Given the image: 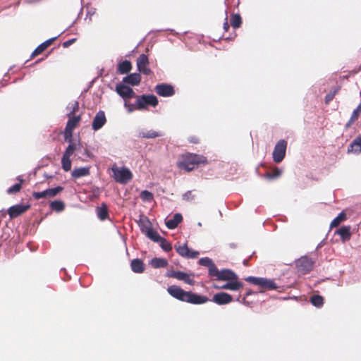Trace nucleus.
Returning a JSON list of instances; mask_svg holds the SVG:
<instances>
[{
    "mask_svg": "<svg viewBox=\"0 0 361 361\" xmlns=\"http://www.w3.org/2000/svg\"><path fill=\"white\" fill-rule=\"evenodd\" d=\"M167 291L173 298L193 305H202L209 301V298L205 295H198L192 291H185L175 285L169 286Z\"/></svg>",
    "mask_w": 361,
    "mask_h": 361,
    "instance_id": "nucleus-1",
    "label": "nucleus"
},
{
    "mask_svg": "<svg viewBox=\"0 0 361 361\" xmlns=\"http://www.w3.org/2000/svg\"><path fill=\"white\" fill-rule=\"evenodd\" d=\"M207 162V158L202 155L186 153L181 155L180 160L177 162V166L179 169L190 171L199 164H205Z\"/></svg>",
    "mask_w": 361,
    "mask_h": 361,
    "instance_id": "nucleus-2",
    "label": "nucleus"
},
{
    "mask_svg": "<svg viewBox=\"0 0 361 361\" xmlns=\"http://www.w3.org/2000/svg\"><path fill=\"white\" fill-rule=\"evenodd\" d=\"M137 109L140 111L145 110L149 106L155 107L158 105L159 101L154 94L137 95Z\"/></svg>",
    "mask_w": 361,
    "mask_h": 361,
    "instance_id": "nucleus-3",
    "label": "nucleus"
},
{
    "mask_svg": "<svg viewBox=\"0 0 361 361\" xmlns=\"http://www.w3.org/2000/svg\"><path fill=\"white\" fill-rule=\"evenodd\" d=\"M113 177L118 183L126 184L133 178L131 171L125 167L118 168L116 164L112 166Z\"/></svg>",
    "mask_w": 361,
    "mask_h": 361,
    "instance_id": "nucleus-4",
    "label": "nucleus"
},
{
    "mask_svg": "<svg viewBox=\"0 0 361 361\" xmlns=\"http://www.w3.org/2000/svg\"><path fill=\"white\" fill-rule=\"evenodd\" d=\"M246 281L258 286L264 290H275L277 288V285L274 280L268 279L262 277L248 276L245 279Z\"/></svg>",
    "mask_w": 361,
    "mask_h": 361,
    "instance_id": "nucleus-5",
    "label": "nucleus"
},
{
    "mask_svg": "<svg viewBox=\"0 0 361 361\" xmlns=\"http://www.w3.org/2000/svg\"><path fill=\"white\" fill-rule=\"evenodd\" d=\"M314 262L307 256L301 257L295 262L298 271L302 274H306L312 270Z\"/></svg>",
    "mask_w": 361,
    "mask_h": 361,
    "instance_id": "nucleus-6",
    "label": "nucleus"
},
{
    "mask_svg": "<svg viewBox=\"0 0 361 361\" xmlns=\"http://www.w3.org/2000/svg\"><path fill=\"white\" fill-rule=\"evenodd\" d=\"M287 142L285 140H280L274 147L273 151V160L276 163L283 161L286 155Z\"/></svg>",
    "mask_w": 361,
    "mask_h": 361,
    "instance_id": "nucleus-7",
    "label": "nucleus"
},
{
    "mask_svg": "<svg viewBox=\"0 0 361 361\" xmlns=\"http://www.w3.org/2000/svg\"><path fill=\"white\" fill-rule=\"evenodd\" d=\"M177 253L183 257L188 259H196L199 256L197 251L190 250L186 243L180 245H175Z\"/></svg>",
    "mask_w": 361,
    "mask_h": 361,
    "instance_id": "nucleus-8",
    "label": "nucleus"
},
{
    "mask_svg": "<svg viewBox=\"0 0 361 361\" xmlns=\"http://www.w3.org/2000/svg\"><path fill=\"white\" fill-rule=\"evenodd\" d=\"M154 90L158 95L164 97H171L175 94L174 87L171 85L167 83L157 85L154 87Z\"/></svg>",
    "mask_w": 361,
    "mask_h": 361,
    "instance_id": "nucleus-9",
    "label": "nucleus"
},
{
    "mask_svg": "<svg viewBox=\"0 0 361 361\" xmlns=\"http://www.w3.org/2000/svg\"><path fill=\"white\" fill-rule=\"evenodd\" d=\"M116 91L118 94L125 100V102L137 96L131 87L121 83L116 85Z\"/></svg>",
    "mask_w": 361,
    "mask_h": 361,
    "instance_id": "nucleus-10",
    "label": "nucleus"
},
{
    "mask_svg": "<svg viewBox=\"0 0 361 361\" xmlns=\"http://www.w3.org/2000/svg\"><path fill=\"white\" fill-rule=\"evenodd\" d=\"M149 59L147 55L142 54L137 59V67L138 71L146 75H149L152 73V71L148 68Z\"/></svg>",
    "mask_w": 361,
    "mask_h": 361,
    "instance_id": "nucleus-11",
    "label": "nucleus"
},
{
    "mask_svg": "<svg viewBox=\"0 0 361 361\" xmlns=\"http://www.w3.org/2000/svg\"><path fill=\"white\" fill-rule=\"evenodd\" d=\"M30 208V204H16L8 209V214L11 219H14L24 214Z\"/></svg>",
    "mask_w": 361,
    "mask_h": 361,
    "instance_id": "nucleus-12",
    "label": "nucleus"
},
{
    "mask_svg": "<svg viewBox=\"0 0 361 361\" xmlns=\"http://www.w3.org/2000/svg\"><path fill=\"white\" fill-rule=\"evenodd\" d=\"M212 301L219 305H224L231 302L233 301V297L227 293L220 292L213 295Z\"/></svg>",
    "mask_w": 361,
    "mask_h": 361,
    "instance_id": "nucleus-13",
    "label": "nucleus"
},
{
    "mask_svg": "<svg viewBox=\"0 0 361 361\" xmlns=\"http://www.w3.org/2000/svg\"><path fill=\"white\" fill-rule=\"evenodd\" d=\"M166 276L170 278L176 279L183 281L189 285H193L195 281L190 279V275L187 273L180 271H171L167 273Z\"/></svg>",
    "mask_w": 361,
    "mask_h": 361,
    "instance_id": "nucleus-14",
    "label": "nucleus"
},
{
    "mask_svg": "<svg viewBox=\"0 0 361 361\" xmlns=\"http://www.w3.org/2000/svg\"><path fill=\"white\" fill-rule=\"evenodd\" d=\"M106 122V118L103 111H99L92 121V127L94 130H98L103 127Z\"/></svg>",
    "mask_w": 361,
    "mask_h": 361,
    "instance_id": "nucleus-15",
    "label": "nucleus"
},
{
    "mask_svg": "<svg viewBox=\"0 0 361 361\" xmlns=\"http://www.w3.org/2000/svg\"><path fill=\"white\" fill-rule=\"evenodd\" d=\"M226 283L224 284L221 286H216V288L219 289H225V290H238L243 287V283L239 281L238 279H235L233 281H228Z\"/></svg>",
    "mask_w": 361,
    "mask_h": 361,
    "instance_id": "nucleus-16",
    "label": "nucleus"
},
{
    "mask_svg": "<svg viewBox=\"0 0 361 361\" xmlns=\"http://www.w3.org/2000/svg\"><path fill=\"white\" fill-rule=\"evenodd\" d=\"M238 279L235 273L230 269H222L219 271L217 280L221 281H233Z\"/></svg>",
    "mask_w": 361,
    "mask_h": 361,
    "instance_id": "nucleus-17",
    "label": "nucleus"
},
{
    "mask_svg": "<svg viewBox=\"0 0 361 361\" xmlns=\"http://www.w3.org/2000/svg\"><path fill=\"white\" fill-rule=\"evenodd\" d=\"M141 81V75L140 73H131L123 78V82L132 86L138 85Z\"/></svg>",
    "mask_w": 361,
    "mask_h": 361,
    "instance_id": "nucleus-18",
    "label": "nucleus"
},
{
    "mask_svg": "<svg viewBox=\"0 0 361 361\" xmlns=\"http://www.w3.org/2000/svg\"><path fill=\"white\" fill-rule=\"evenodd\" d=\"M90 174V166L75 168L71 172V176L75 179L80 178L84 176H87Z\"/></svg>",
    "mask_w": 361,
    "mask_h": 361,
    "instance_id": "nucleus-19",
    "label": "nucleus"
},
{
    "mask_svg": "<svg viewBox=\"0 0 361 361\" xmlns=\"http://www.w3.org/2000/svg\"><path fill=\"white\" fill-rule=\"evenodd\" d=\"M130 267L133 272L137 274L143 273L145 269V265L140 259H134L130 262Z\"/></svg>",
    "mask_w": 361,
    "mask_h": 361,
    "instance_id": "nucleus-20",
    "label": "nucleus"
},
{
    "mask_svg": "<svg viewBox=\"0 0 361 361\" xmlns=\"http://www.w3.org/2000/svg\"><path fill=\"white\" fill-rule=\"evenodd\" d=\"M283 173V171L278 167H273L270 171L264 174V177L269 180H275L279 178Z\"/></svg>",
    "mask_w": 361,
    "mask_h": 361,
    "instance_id": "nucleus-21",
    "label": "nucleus"
},
{
    "mask_svg": "<svg viewBox=\"0 0 361 361\" xmlns=\"http://www.w3.org/2000/svg\"><path fill=\"white\" fill-rule=\"evenodd\" d=\"M183 221V216L180 214H176L172 219L166 221V226L169 229L176 228L178 225Z\"/></svg>",
    "mask_w": 361,
    "mask_h": 361,
    "instance_id": "nucleus-22",
    "label": "nucleus"
},
{
    "mask_svg": "<svg viewBox=\"0 0 361 361\" xmlns=\"http://www.w3.org/2000/svg\"><path fill=\"white\" fill-rule=\"evenodd\" d=\"M69 119L67 121L66 126L65 128V130L72 131L73 129L77 127V126L79 124L81 116H68Z\"/></svg>",
    "mask_w": 361,
    "mask_h": 361,
    "instance_id": "nucleus-23",
    "label": "nucleus"
},
{
    "mask_svg": "<svg viewBox=\"0 0 361 361\" xmlns=\"http://www.w3.org/2000/svg\"><path fill=\"white\" fill-rule=\"evenodd\" d=\"M361 114V103L357 106V108L353 111L349 121L346 123L345 128L348 129L350 126L358 119Z\"/></svg>",
    "mask_w": 361,
    "mask_h": 361,
    "instance_id": "nucleus-24",
    "label": "nucleus"
},
{
    "mask_svg": "<svg viewBox=\"0 0 361 361\" xmlns=\"http://www.w3.org/2000/svg\"><path fill=\"white\" fill-rule=\"evenodd\" d=\"M348 152L360 153L361 152V135L357 136L349 145Z\"/></svg>",
    "mask_w": 361,
    "mask_h": 361,
    "instance_id": "nucleus-25",
    "label": "nucleus"
},
{
    "mask_svg": "<svg viewBox=\"0 0 361 361\" xmlns=\"http://www.w3.org/2000/svg\"><path fill=\"white\" fill-rule=\"evenodd\" d=\"M98 218L102 220H106L109 218L108 207L105 203H102L101 206L97 208Z\"/></svg>",
    "mask_w": 361,
    "mask_h": 361,
    "instance_id": "nucleus-26",
    "label": "nucleus"
},
{
    "mask_svg": "<svg viewBox=\"0 0 361 361\" xmlns=\"http://www.w3.org/2000/svg\"><path fill=\"white\" fill-rule=\"evenodd\" d=\"M132 69V64L130 61L125 60L118 65L117 71L120 74H126Z\"/></svg>",
    "mask_w": 361,
    "mask_h": 361,
    "instance_id": "nucleus-27",
    "label": "nucleus"
},
{
    "mask_svg": "<svg viewBox=\"0 0 361 361\" xmlns=\"http://www.w3.org/2000/svg\"><path fill=\"white\" fill-rule=\"evenodd\" d=\"M150 264L152 267L156 269L164 268L167 267L168 261L164 258L154 257L151 260Z\"/></svg>",
    "mask_w": 361,
    "mask_h": 361,
    "instance_id": "nucleus-28",
    "label": "nucleus"
},
{
    "mask_svg": "<svg viewBox=\"0 0 361 361\" xmlns=\"http://www.w3.org/2000/svg\"><path fill=\"white\" fill-rule=\"evenodd\" d=\"M230 21L234 29L239 28L242 25V18L239 13L231 14Z\"/></svg>",
    "mask_w": 361,
    "mask_h": 361,
    "instance_id": "nucleus-29",
    "label": "nucleus"
},
{
    "mask_svg": "<svg viewBox=\"0 0 361 361\" xmlns=\"http://www.w3.org/2000/svg\"><path fill=\"white\" fill-rule=\"evenodd\" d=\"M162 136V134L159 132H156L154 130H149L147 132H140L139 137L142 138H155L158 137Z\"/></svg>",
    "mask_w": 361,
    "mask_h": 361,
    "instance_id": "nucleus-30",
    "label": "nucleus"
},
{
    "mask_svg": "<svg viewBox=\"0 0 361 361\" xmlns=\"http://www.w3.org/2000/svg\"><path fill=\"white\" fill-rule=\"evenodd\" d=\"M146 236L155 243H158L162 238V237L153 229H147V231H146Z\"/></svg>",
    "mask_w": 361,
    "mask_h": 361,
    "instance_id": "nucleus-31",
    "label": "nucleus"
},
{
    "mask_svg": "<svg viewBox=\"0 0 361 361\" xmlns=\"http://www.w3.org/2000/svg\"><path fill=\"white\" fill-rule=\"evenodd\" d=\"M50 208L54 211L60 212L64 209L65 204L61 200H55L50 203Z\"/></svg>",
    "mask_w": 361,
    "mask_h": 361,
    "instance_id": "nucleus-32",
    "label": "nucleus"
},
{
    "mask_svg": "<svg viewBox=\"0 0 361 361\" xmlns=\"http://www.w3.org/2000/svg\"><path fill=\"white\" fill-rule=\"evenodd\" d=\"M343 240H347L350 238V227L342 226L336 232Z\"/></svg>",
    "mask_w": 361,
    "mask_h": 361,
    "instance_id": "nucleus-33",
    "label": "nucleus"
},
{
    "mask_svg": "<svg viewBox=\"0 0 361 361\" xmlns=\"http://www.w3.org/2000/svg\"><path fill=\"white\" fill-rule=\"evenodd\" d=\"M346 219V214L344 212H341L331 223L330 226L337 227L341 222Z\"/></svg>",
    "mask_w": 361,
    "mask_h": 361,
    "instance_id": "nucleus-34",
    "label": "nucleus"
},
{
    "mask_svg": "<svg viewBox=\"0 0 361 361\" xmlns=\"http://www.w3.org/2000/svg\"><path fill=\"white\" fill-rule=\"evenodd\" d=\"M63 190V188L61 186H57L54 188H49L46 190L47 192V197L51 198L57 195L59 192H61Z\"/></svg>",
    "mask_w": 361,
    "mask_h": 361,
    "instance_id": "nucleus-35",
    "label": "nucleus"
},
{
    "mask_svg": "<svg viewBox=\"0 0 361 361\" xmlns=\"http://www.w3.org/2000/svg\"><path fill=\"white\" fill-rule=\"evenodd\" d=\"M310 302L314 306L320 307L324 304V298L319 295H314L311 297Z\"/></svg>",
    "mask_w": 361,
    "mask_h": 361,
    "instance_id": "nucleus-36",
    "label": "nucleus"
},
{
    "mask_svg": "<svg viewBox=\"0 0 361 361\" xmlns=\"http://www.w3.org/2000/svg\"><path fill=\"white\" fill-rule=\"evenodd\" d=\"M71 157H68L66 155H63L61 159V164H62V169L65 171H69L71 169V161L70 159Z\"/></svg>",
    "mask_w": 361,
    "mask_h": 361,
    "instance_id": "nucleus-37",
    "label": "nucleus"
},
{
    "mask_svg": "<svg viewBox=\"0 0 361 361\" xmlns=\"http://www.w3.org/2000/svg\"><path fill=\"white\" fill-rule=\"evenodd\" d=\"M19 183H16L15 185H13V186L10 187L8 190H7V193L11 195V194H16L17 192H18L21 188H22V183L23 181V180L22 178H19Z\"/></svg>",
    "mask_w": 361,
    "mask_h": 361,
    "instance_id": "nucleus-38",
    "label": "nucleus"
},
{
    "mask_svg": "<svg viewBox=\"0 0 361 361\" xmlns=\"http://www.w3.org/2000/svg\"><path fill=\"white\" fill-rule=\"evenodd\" d=\"M80 143L77 144L75 142L69 144L65 152L63 153V155L71 157L73 154L75 150L78 149V147L80 146Z\"/></svg>",
    "mask_w": 361,
    "mask_h": 361,
    "instance_id": "nucleus-39",
    "label": "nucleus"
},
{
    "mask_svg": "<svg viewBox=\"0 0 361 361\" xmlns=\"http://www.w3.org/2000/svg\"><path fill=\"white\" fill-rule=\"evenodd\" d=\"M208 271L209 276L215 277L216 279H217L220 271L217 269L214 263H212V264L208 267Z\"/></svg>",
    "mask_w": 361,
    "mask_h": 361,
    "instance_id": "nucleus-40",
    "label": "nucleus"
},
{
    "mask_svg": "<svg viewBox=\"0 0 361 361\" xmlns=\"http://www.w3.org/2000/svg\"><path fill=\"white\" fill-rule=\"evenodd\" d=\"M158 243H160L161 247L166 252H169L172 250L171 244L167 241L165 238H162Z\"/></svg>",
    "mask_w": 361,
    "mask_h": 361,
    "instance_id": "nucleus-41",
    "label": "nucleus"
},
{
    "mask_svg": "<svg viewBox=\"0 0 361 361\" xmlns=\"http://www.w3.org/2000/svg\"><path fill=\"white\" fill-rule=\"evenodd\" d=\"M140 197L144 201L150 202L153 200V194L148 190H143L140 193Z\"/></svg>",
    "mask_w": 361,
    "mask_h": 361,
    "instance_id": "nucleus-42",
    "label": "nucleus"
},
{
    "mask_svg": "<svg viewBox=\"0 0 361 361\" xmlns=\"http://www.w3.org/2000/svg\"><path fill=\"white\" fill-rule=\"evenodd\" d=\"M46 49L47 48L42 43L33 51V52L31 54V58H34L36 56L42 54Z\"/></svg>",
    "mask_w": 361,
    "mask_h": 361,
    "instance_id": "nucleus-43",
    "label": "nucleus"
},
{
    "mask_svg": "<svg viewBox=\"0 0 361 361\" xmlns=\"http://www.w3.org/2000/svg\"><path fill=\"white\" fill-rule=\"evenodd\" d=\"M46 190L42 192H33L32 195L35 200H39L41 198L47 199Z\"/></svg>",
    "mask_w": 361,
    "mask_h": 361,
    "instance_id": "nucleus-44",
    "label": "nucleus"
},
{
    "mask_svg": "<svg viewBox=\"0 0 361 361\" xmlns=\"http://www.w3.org/2000/svg\"><path fill=\"white\" fill-rule=\"evenodd\" d=\"M213 261L209 257H202L199 260V264L202 266L209 267L212 264Z\"/></svg>",
    "mask_w": 361,
    "mask_h": 361,
    "instance_id": "nucleus-45",
    "label": "nucleus"
},
{
    "mask_svg": "<svg viewBox=\"0 0 361 361\" xmlns=\"http://www.w3.org/2000/svg\"><path fill=\"white\" fill-rule=\"evenodd\" d=\"M125 107L128 109L129 112H133L135 110L137 109V99H135V104H130L128 102V101H126L124 103Z\"/></svg>",
    "mask_w": 361,
    "mask_h": 361,
    "instance_id": "nucleus-46",
    "label": "nucleus"
},
{
    "mask_svg": "<svg viewBox=\"0 0 361 361\" xmlns=\"http://www.w3.org/2000/svg\"><path fill=\"white\" fill-rule=\"evenodd\" d=\"M64 140L67 142L73 143V132L65 130L64 131Z\"/></svg>",
    "mask_w": 361,
    "mask_h": 361,
    "instance_id": "nucleus-47",
    "label": "nucleus"
},
{
    "mask_svg": "<svg viewBox=\"0 0 361 361\" xmlns=\"http://www.w3.org/2000/svg\"><path fill=\"white\" fill-rule=\"evenodd\" d=\"M229 27H230V25L228 23V13H227V11H226L225 22L224 23L223 28L226 32H227L229 30Z\"/></svg>",
    "mask_w": 361,
    "mask_h": 361,
    "instance_id": "nucleus-48",
    "label": "nucleus"
},
{
    "mask_svg": "<svg viewBox=\"0 0 361 361\" xmlns=\"http://www.w3.org/2000/svg\"><path fill=\"white\" fill-rule=\"evenodd\" d=\"M140 229H141L142 233H143L146 235V231H147V229H152V228L150 226V223L147 221V224L142 225Z\"/></svg>",
    "mask_w": 361,
    "mask_h": 361,
    "instance_id": "nucleus-49",
    "label": "nucleus"
},
{
    "mask_svg": "<svg viewBox=\"0 0 361 361\" xmlns=\"http://www.w3.org/2000/svg\"><path fill=\"white\" fill-rule=\"evenodd\" d=\"M79 109V104L78 102H75L73 104V110L70 112L68 114V116L74 114L76 111H78Z\"/></svg>",
    "mask_w": 361,
    "mask_h": 361,
    "instance_id": "nucleus-50",
    "label": "nucleus"
},
{
    "mask_svg": "<svg viewBox=\"0 0 361 361\" xmlns=\"http://www.w3.org/2000/svg\"><path fill=\"white\" fill-rule=\"evenodd\" d=\"M75 41H76V39L73 38V39H71L64 42L62 45L64 48H67L69 46H71V44H73Z\"/></svg>",
    "mask_w": 361,
    "mask_h": 361,
    "instance_id": "nucleus-51",
    "label": "nucleus"
},
{
    "mask_svg": "<svg viewBox=\"0 0 361 361\" xmlns=\"http://www.w3.org/2000/svg\"><path fill=\"white\" fill-rule=\"evenodd\" d=\"M188 141L190 142V143H193V144H197L200 142V139L196 135H193V136H190L189 138H188Z\"/></svg>",
    "mask_w": 361,
    "mask_h": 361,
    "instance_id": "nucleus-52",
    "label": "nucleus"
},
{
    "mask_svg": "<svg viewBox=\"0 0 361 361\" xmlns=\"http://www.w3.org/2000/svg\"><path fill=\"white\" fill-rule=\"evenodd\" d=\"M56 39V37H53L51 39H47V41L44 42L42 44L47 49Z\"/></svg>",
    "mask_w": 361,
    "mask_h": 361,
    "instance_id": "nucleus-53",
    "label": "nucleus"
},
{
    "mask_svg": "<svg viewBox=\"0 0 361 361\" xmlns=\"http://www.w3.org/2000/svg\"><path fill=\"white\" fill-rule=\"evenodd\" d=\"M335 93H329L325 97L326 104H329L334 97Z\"/></svg>",
    "mask_w": 361,
    "mask_h": 361,
    "instance_id": "nucleus-54",
    "label": "nucleus"
},
{
    "mask_svg": "<svg viewBox=\"0 0 361 361\" xmlns=\"http://www.w3.org/2000/svg\"><path fill=\"white\" fill-rule=\"evenodd\" d=\"M251 294H252V291H251V290H248V291L246 293L245 295L243 298L242 300H240V302H242V303H243V304H246V303H247V302H246V298H247L248 295H251Z\"/></svg>",
    "mask_w": 361,
    "mask_h": 361,
    "instance_id": "nucleus-55",
    "label": "nucleus"
},
{
    "mask_svg": "<svg viewBox=\"0 0 361 361\" xmlns=\"http://www.w3.org/2000/svg\"><path fill=\"white\" fill-rule=\"evenodd\" d=\"M84 154H85L87 157H90V158L93 157V154H92V152H90L87 149H85V151H84Z\"/></svg>",
    "mask_w": 361,
    "mask_h": 361,
    "instance_id": "nucleus-56",
    "label": "nucleus"
},
{
    "mask_svg": "<svg viewBox=\"0 0 361 361\" xmlns=\"http://www.w3.org/2000/svg\"><path fill=\"white\" fill-rule=\"evenodd\" d=\"M190 196H192V192L190 191H188L185 194H184L183 197H184V199L188 200L190 197Z\"/></svg>",
    "mask_w": 361,
    "mask_h": 361,
    "instance_id": "nucleus-57",
    "label": "nucleus"
},
{
    "mask_svg": "<svg viewBox=\"0 0 361 361\" xmlns=\"http://www.w3.org/2000/svg\"><path fill=\"white\" fill-rule=\"evenodd\" d=\"M244 264H245V265H247V264L246 261H245V262H244Z\"/></svg>",
    "mask_w": 361,
    "mask_h": 361,
    "instance_id": "nucleus-58",
    "label": "nucleus"
},
{
    "mask_svg": "<svg viewBox=\"0 0 361 361\" xmlns=\"http://www.w3.org/2000/svg\"><path fill=\"white\" fill-rule=\"evenodd\" d=\"M360 95H361V91H360Z\"/></svg>",
    "mask_w": 361,
    "mask_h": 361,
    "instance_id": "nucleus-59",
    "label": "nucleus"
}]
</instances>
